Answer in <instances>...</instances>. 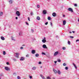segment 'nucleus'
I'll return each mask as SVG.
<instances>
[{
	"label": "nucleus",
	"instance_id": "f257e3e1",
	"mask_svg": "<svg viewBox=\"0 0 79 79\" xmlns=\"http://www.w3.org/2000/svg\"><path fill=\"white\" fill-rule=\"evenodd\" d=\"M16 15L17 16H19V17L20 16V12L19 11H17L16 12Z\"/></svg>",
	"mask_w": 79,
	"mask_h": 79
},
{
	"label": "nucleus",
	"instance_id": "f03ea898",
	"mask_svg": "<svg viewBox=\"0 0 79 79\" xmlns=\"http://www.w3.org/2000/svg\"><path fill=\"white\" fill-rule=\"evenodd\" d=\"M5 70H6V71H10V68H9L8 67H5Z\"/></svg>",
	"mask_w": 79,
	"mask_h": 79
},
{
	"label": "nucleus",
	"instance_id": "7ed1b4c3",
	"mask_svg": "<svg viewBox=\"0 0 79 79\" xmlns=\"http://www.w3.org/2000/svg\"><path fill=\"white\" fill-rule=\"evenodd\" d=\"M68 11H71L72 13L73 12V9L71 8H69L68 9Z\"/></svg>",
	"mask_w": 79,
	"mask_h": 79
},
{
	"label": "nucleus",
	"instance_id": "20e7f679",
	"mask_svg": "<svg viewBox=\"0 0 79 79\" xmlns=\"http://www.w3.org/2000/svg\"><path fill=\"white\" fill-rule=\"evenodd\" d=\"M43 48H46V49H47L48 48L45 44H43Z\"/></svg>",
	"mask_w": 79,
	"mask_h": 79
},
{
	"label": "nucleus",
	"instance_id": "39448f33",
	"mask_svg": "<svg viewBox=\"0 0 79 79\" xmlns=\"http://www.w3.org/2000/svg\"><path fill=\"white\" fill-rule=\"evenodd\" d=\"M24 60H25V58H24V57H22L20 59V61H24Z\"/></svg>",
	"mask_w": 79,
	"mask_h": 79
},
{
	"label": "nucleus",
	"instance_id": "423d86ee",
	"mask_svg": "<svg viewBox=\"0 0 79 79\" xmlns=\"http://www.w3.org/2000/svg\"><path fill=\"white\" fill-rule=\"evenodd\" d=\"M13 0H9V2L10 4H12L13 2Z\"/></svg>",
	"mask_w": 79,
	"mask_h": 79
},
{
	"label": "nucleus",
	"instance_id": "0eeeda50",
	"mask_svg": "<svg viewBox=\"0 0 79 79\" xmlns=\"http://www.w3.org/2000/svg\"><path fill=\"white\" fill-rule=\"evenodd\" d=\"M43 13L44 15H46V14H47V10H43Z\"/></svg>",
	"mask_w": 79,
	"mask_h": 79
},
{
	"label": "nucleus",
	"instance_id": "6e6552de",
	"mask_svg": "<svg viewBox=\"0 0 79 79\" xmlns=\"http://www.w3.org/2000/svg\"><path fill=\"white\" fill-rule=\"evenodd\" d=\"M53 16V17H55L56 16V13L54 12L52 14Z\"/></svg>",
	"mask_w": 79,
	"mask_h": 79
},
{
	"label": "nucleus",
	"instance_id": "1a4fd4ad",
	"mask_svg": "<svg viewBox=\"0 0 79 79\" xmlns=\"http://www.w3.org/2000/svg\"><path fill=\"white\" fill-rule=\"evenodd\" d=\"M58 54V52H55L54 54V56H56V55H57Z\"/></svg>",
	"mask_w": 79,
	"mask_h": 79
},
{
	"label": "nucleus",
	"instance_id": "9d476101",
	"mask_svg": "<svg viewBox=\"0 0 79 79\" xmlns=\"http://www.w3.org/2000/svg\"><path fill=\"white\" fill-rule=\"evenodd\" d=\"M53 71L55 74H56L57 73L58 71H57L55 69H53Z\"/></svg>",
	"mask_w": 79,
	"mask_h": 79
},
{
	"label": "nucleus",
	"instance_id": "9b49d317",
	"mask_svg": "<svg viewBox=\"0 0 79 79\" xmlns=\"http://www.w3.org/2000/svg\"><path fill=\"white\" fill-rule=\"evenodd\" d=\"M42 42L43 43H45V42H46L47 40L45 39H43L42 40Z\"/></svg>",
	"mask_w": 79,
	"mask_h": 79
},
{
	"label": "nucleus",
	"instance_id": "f8f14e48",
	"mask_svg": "<svg viewBox=\"0 0 79 79\" xmlns=\"http://www.w3.org/2000/svg\"><path fill=\"white\" fill-rule=\"evenodd\" d=\"M66 23V20H64L63 21V25H65Z\"/></svg>",
	"mask_w": 79,
	"mask_h": 79
},
{
	"label": "nucleus",
	"instance_id": "ddd939ff",
	"mask_svg": "<svg viewBox=\"0 0 79 79\" xmlns=\"http://www.w3.org/2000/svg\"><path fill=\"white\" fill-rule=\"evenodd\" d=\"M31 53L32 54H34L35 53V50H33L31 51Z\"/></svg>",
	"mask_w": 79,
	"mask_h": 79
},
{
	"label": "nucleus",
	"instance_id": "4468645a",
	"mask_svg": "<svg viewBox=\"0 0 79 79\" xmlns=\"http://www.w3.org/2000/svg\"><path fill=\"white\" fill-rule=\"evenodd\" d=\"M57 73L58 74L60 75L61 74V73L60 71V70H58Z\"/></svg>",
	"mask_w": 79,
	"mask_h": 79
},
{
	"label": "nucleus",
	"instance_id": "2eb2a0df",
	"mask_svg": "<svg viewBox=\"0 0 79 79\" xmlns=\"http://www.w3.org/2000/svg\"><path fill=\"white\" fill-rule=\"evenodd\" d=\"M36 68L35 67H32V70H36Z\"/></svg>",
	"mask_w": 79,
	"mask_h": 79
},
{
	"label": "nucleus",
	"instance_id": "dca6fc26",
	"mask_svg": "<svg viewBox=\"0 0 79 79\" xmlns=\"http://www.w3.org/2000/svg\"><path fill=\"white\" fill-rule=\"evenodd\" d=\"M1 40H5V38H4L3 36H1Z\"/></svg>",
	"mask_w": 79,
	"mask_h": 79
},
{
	"label": "nucleus",
	"instance_id": "f3484780",
	"mask_svg": "<svg viewBox=\"0 0 79 79\" xmlns=\"http://www.w3.org/2000/svg\"><path fill=\"white\" fill-rule=\"evenodd\" d=\"M73 64L75 68V69H77V67H76V64H74V63H73Z\"/></svg>",
	"mask_w": 79,
	"mask_h": 79
},
{
	"label": "nucleus",
	"instance_id": "a211bd4d",
	"mask_svg": "<svg viewBox=\"0 0 79 79\" xmlns=\"http://www.w3.org/2000/svg\"><path fill=\"white\" fill-rule=\"evenodd\" d=\"M11 39L12 40H13L14 41H15V40H15V38H14V37H11Z\"/></svg>",
	"mask_w": 79,
	"mask_h": 79
},
{
	"label": "nucleus",
	"instance_id": "6ab92c4d",
	"mask_svg": "<svg viewBox=\"0 0 79 79\" xmlns=\"http://www.w3.org/2000/svg\"><path fill=\"white\" fill-rule=\"evenodd\" d=\"M40 17L39 16H37L36 18V19L37 20H40Z\"/></svg>",
	"mask_w": 79,
	"mask_h": 79
},
{
	"label": "nucleus",
	"instance_id": "aec40b11",
	"mask_svg": "<svg viewBox=\"0 0 79 79\" xmlns=\"http://www.w3.org/2000/svg\"><path fill=\"white\" fill-rule=\"evenodd\" d=\"M39 56V54L37 53L35 54V56H36V57H38Z\"/></svg>",
	"mask_w": 79,
	"mask_h": 79
},
{
	"label": "nucleus",
	"instance_id": "412c9836",
	"mask_svg": "<svg viewBox=\"0 0 79 79\" xmlns=\"http://www.w3.org/2000/svg\"><path fill=\"white\" fill-rule=\"evenodd\" d=\"M3 15V12H0V17Z\"/></svg>",
	"mask_w": 79,
	"mask_h": 79
},
{
	"label": "nucleus",
	"instance_id": "4be33fe9",
	"mask_svg": "<svg viewBox=\"0 0 79 79\" xmlns=\"http://www.w3.org/2000/svg\"><path fill=\"white\" fill-rule=\"evenodd\" d=\"M48 19L49 20H51V17H48Z\"/></svg>",
	"mask_w": 79,
	"mask_h": 79
},
{
	"label": "nucleus",
	"instance_id": "5701e85b",
	"mask_svg": "<svg viewBox=\"0 0 79 79\" xmlns=\"http://www.w3.org/2000/svg\"><path fill=\"white\" fill-rule=\"evenodd\" d=\"M57 61L60 63V62H61V60L60 59H57Z\"/></svg>",
	"mask_w": 79,
	"mask_h": 79
},
{
	"label": "nucleus",
	"instance_id": "b1692460",
	"mask_svg": "<svg viewBox=\"0 0 79 79\" xmlns=\"http://www.w3.org/2000/svg\"><path fill=\"white\" fill-rule=\"evenodd\" d=\"M13 60L14 61H17V60H16V59H15V58H14L13 59Z\"/></svg>",
	"mask_w": 79,
	"mask_h": 79
},
{
	"label": "nucleus",
	"instance_id": "393cba45",
	"mask_svg": "<svg viewBox=\"0 0 79 79\" xmlns=\"http://www.w3.org/2000/svg\"><path fill=\"white\" fill-rule=\"evenodd\" d=\"M4 76V75H3V74H0V76H1V77H2L3 76Z\"/></svg>",
	"mask_w": 79,
	"mask_h": 79
},
{
	"label": "nucleus",
	"instance_id": "a878e982",
	"mask_svg": "<svg viewBox=\"0 0 79 79\" xmlns=\"http://www.w3.org/2000/svg\"><path fill=\"white\" fill-rule=\"evenodd\" d=\"M47 79H51V78L50 77H47Z\"/></svg>",
	"mask_w": 79,
	"mask_h": 79
},
{
	"label": "nucleus",
	"instance_id": "bb28decb",
	"mask_svg": "<svg viewBox=\"0 0 79 79\" xmlns=\"http://www.w3.org/2000/svg\"><path fill=\"white\" fill-rule=\"evenodd\" d=\"M42 55H46V54H45V53L44 52H42Z\"/></svg>",
	"mask_w": 79,
	"mask_h": 79
},
{
	"label": "nucleus",
	"instance_id": "cd10ccee",
	"mask_svg": "<svg viewBox=\"0 0 79 79\" xmlns=\"http://www.w3.org/2000/svg\"><path fill=\"white\" fill-rule=\"evenodd\" d=\"M65 69H66V70H68V67H65Z\"/></svg>",
	"mask_w": 79,
	"mask_h": 79
},
{
	"label": "nucleus",
	"instance_id": "c85d7f7f",
	"mask_svg": "<svg viewBox=\"0 0 79 79\" xmlns=\"http://www.w3.org/2000/svg\"><path fill=\"white\" fill-rule=\"evenodd\" d=\"M3 54L4 55H5V54H6V52H5V51H3Z\"/></svg>",
	"mask_w": 79,
	"mask_h": 79
},
{
	"label": "nucleus",
	"instance_id": "c756f323",
	"mask_svg": "<svg viewBox=\"0 0 79 79\" xmlns=\"http://www.w3.org/2000/svg\"><path fill=\"white\" fill-rule=\"evenodd\" d=\"M69 37L70 38H71V39H73V38H74V37L73 36H70Z\"/></svg>",
	"mask_w": 79,
	"mask_h": 79
},
{
	"label": "nucleus",
	"instance_id": "7c9ffc66",
	"mask_svg": "<svg viewBox=\"0 0 79 79\" xmlns=\"http://www.w3.org/2000/svg\"><path fill=\"white\" fill-rule=\"evenodd\" d=\"M41 77H42V78H43V79H46L45 78V77H44L42 76V75H41Z\"/></svg>",
	"mask_w": 79,
	"mask_h": 79
},
{
	"label": "nucleus",
	"instance_id": "2f4dec72",
	"mask_svg": "<svg viewBox=\"0 0 79 79\" xmlns=\"http://www.w3.org/2000/svg\"><path fill=\"white\" fill-rule=\"evenodd\" d=\"M68 44H69V45H70L71 44V43L70 42V41H68Z\"/></svg>",
	"mask_w": 79,
	"mask_h": 79
},
{
	"label": "nucleus",
	"instance_id": "473e14b6",
	"mask_svg": "<svg viewBox=\"0 0 79 79\" xmlns=\"http://www.w3.org/2000/svg\"><path fill=\"white\" fill-rule=\"evenodd\" d=\"M17 79H21V78H20V76H18L17 77Z\"/></svg>",
	"mask_w": 79,
	"mask_h": 79
},
{
	"label": "nucleus",
	"instance_id": "72a5a7b5",
	"mask_svg": "<svg viewBox=\"0 0 79 79\" xmlns=\"http://www.w3.org/2000/svg\"><path fill=\"white\" fill-rule=\"evenodd\" d=\"M63 50H65L66 49V48L64 47H63L62 48Z\"/></svg>",
	"mask_w": 79,
	"mask_h": 79
},
{
	"label": "nucleus",
	"instance_id": "f704fd0d",
	"mask_svg": "<svg viewBox=\"0 0 79 79\" xmlns=\"http://www.w3.org/2000/svg\"><path fill=\"white\" fill-rule=\"evenodd\" d=\"M15 54L16 55H19V53H16Z\"/></svg>",
	"mask_w": 79,
	"mask_h": 79
},
{
	"label": "nucleus",
	"instance_id": "c9c22d12",
	"mask_svg": "<svg viewBox=\"0 0 79 79\" xmlns=\"http://www.w3.org/2000/svg\"><path fill=\"white\" fill-rule=\"evenodd\" d=\"M50 24H51V27L53 26V24L52 23V22L50 23Z\"/></svg>",
	"mask_w": 79,
	"mask_h": 79
},
{
	"label": "nucleus",
	"instance_id": "e433bc0d",
	"mask_svg": "<svg viewBox=\"0 0 79 79\" xmlns=\"http://www.w3.org/2000/svg\"><path fill=\"white\" fill-rule=\"evenodd\" d=\"M21 34H22V32H20L19 33V35H21Z\"/></svg>",
	"mask_w": 79,
	"mask_h": 79
},
{
	"label": "nucleus",
	"instance_id": "4c0bfd02",
	"mask_svg": "<svg viewBox=\"0 0 79 79\" xmlns=\"http://www.w3.org/2000/svg\"><path fill=\"white\" fill-rule=\"evenodd\" d=\"M63 66H66V64L65 63H64L63 64Z\"/></svg>",
	"mask_w": 79,
	"mask_h": 79
},
{
	"label": "nucleus",
	"instance_id": "58836bf2",
	"mask_svg": "<svg viewBox=\"0 0 79 79\" xmlns=\"http://www.w3.org/2000/svg\"><path fill=\"white\" fill-rule=\"evenodd\" d=\"M6 64H7V65H9V64H10L9 63V62H7L6 63Z\"/></svg>",
	"mask_w": 79,
	"mask_h": 79
},
{
	"label": "nucleus",
	"instance_id": "ea45409f",
	"mask_svg": "<svg viewBox=\"0 0 79 79\" xmlns=\"http://www.w3.org/2000/svg\"><path fill=\"white\" fill-rule=\"evenodd\" d=\"M74 6H77V4H75L74 5Z\"/></svg>",
	"mask_w": 79,
	"mask_h": 79
},
{
	"label": "nucleus",
	"instance_id": "a19ab883",
	"mask_svg": "<svg viewBox=\"0 0 79 79\" xmlns=\"http://www.w3.org/2000/svg\"><path fill=\"white\" fill-rule=\"evenodd\" d=\"M39 64H42V62L41 61H40L39 62Z\"/></svg>",
	"mask_w": 79,
	"mask_h": 79
},
{
	"label": "nucleus",
	"instance_id": "79ce46f5",
	"mask_svg": "<svg viewBox=\"0 0 79 79\" xmlns=\"http://www.w3.org/2000/svg\"><path fill=\"white\" fill-rule=\"evenodd\" d=\"M31 31L32 32H34V30L33 29H31Z\"/></svg>",
	"mask_w": 79,
	"mask_h": 79
},
{
	"label": "nucleus",
	"instance_id": "37998d69",
	"mask_svg": "<svg viewBox=\"0 0 79 79\" xmlns=\"http://www.w3.org/2000/svg\"><path fill=\"white\" fill-rule=\"evenodd\" d=\"M47 24H48V22H47L46 23H45V25H47Z\"/></svg>",
	"mask_w": 79,
	"mask_h": 79
},
{
	"label": "nucleus",
	"instance_id": "c03bdc74",
	"mask_svg": "<svg viewBox=\"0 0 79 79\" xmlns=\"http://www.w3.org/2000/svg\"><path fill=\"white\" fill-rule=\"evenodd\" d=\"M26 24H27V25H28V26H29V23H27V22H26Z\"/></svg>",
	"mask_w": 79,
	"mask_h": 79
},
{
	"label": "nucleus",
	"instance_id": "a18cd8bd",
	"mask_svg": "<svg viewBox=\"0 0 79 79\" xmlns=\"http://www.w3.org/2000/svg\"><path fill=\"white\" fill-rule=\"evenodd\" d=\"M13 75H14V76H16V74L15 73H14L13 74Z\"/></svg>",
	"mask_w": 79,
	"mask_h": 79
},
{
	"label": "nucleus",
	"instance_id": "49530a36",
	"mask_svg": "<svg viewBox=\"0 0 79 79\" xmlns=\"http://www.w3.org/2000/svg\"><path fill=\"white\" fill-rule=\"evenodd\" d=\"M30 79H32V77L31 76H30L29 77Z\"/></svg>",
	"mask_w": 79,
	"mask_h": 79
},
{
	"label": "nucleus",
	"instance_id": "de8ad7c7",
	"mask_svg": "<svg viewBox=\"0 0 79 79\" xmlns=\"http://www.w3.org/2000/svg\"><path fill=\"white\" fill-rule=\"evenodd\" d=\"M31 15H33V13H32V12H31Z\"/></svg>",
	"mask_w": 79,
	"mask_h": 79
},
{
	"label": "nucleus",
	"instance_id": "09e8293b",
	"mask_svg": "<svg viewBox=\"0 0 79 79\" xmlns=\"http://www.w3.org/2000/svg\"><path fill=\"white\" fill-rule=\"evenodd\" d=\"M28 21H30V18H29V17H28Z\"/></svg>",
	"mask_w": 79,
	"mask_h": 79
},
{
	"label": "nucleus",
	"instance_id": "8fccbe9b",
	"mask_svg": "<svg viewBox=\"0 0 79 79\" xmlns=\"http://www.w3.org/2000/svg\"><path fill=\"white\" fill-rule=\"evenodd\" d=\"M37 7L38 8H40V6L39 5H37Z\"/></svg>",
	"mask_w": 79,
	"mask_h": 79
},
{
	"label": "nucleus",
	"instance_id": "3c124183",
	"mask_svg": "<svg viewBox=\"0 0 79 79\" xmlns=\"http://www.w3.org/2000/svg\"><path fill=\"white\" fill-rule=\"evenodd\" d=\"M18 56H19V55H16L15 56V57H17V58H19Z\"/></svg>",
	"mask_w": 79,
	"mask_h": 79
},
{
	"label": "nucleus",
	"instance_id": "603ef678",
	"mask_svg": "<svg viewBox=\"0 0 79 79\" xmlns=\"http://www.w3.org/2000/svg\"><path fill=\"white\" fill-rule=\"evenodd\" d=\"M79 40H76V42H79Z\"/></svg>",
	"mask_w": 79,
	"mask_h": 79
},
{
	"label": "nucleus",
	"instance_id": "864d4df0",
	"mask_svg": "<svg viewBox=\"0 0 79 79\" xmlns=\"http://www.w3.org/2000/svg\"><path fill=\"white\" fill-rule=\"evenodd\" d=\"M54 63L55 64L56 63H57V61H54Z\"/></svg>",
	"mask_w": 79,
	"mask_h": 79
},
{
	"label": "nucleus",
	"instance_id": "5fc2aeb1",
	"mask_svg": "<svg viewBox=\"0 0 79 79\" xmlns=\"http://www.w3.org/2000/svg\"><path fill=\"white\" fill-rule=\"evenodd\" d=\"M26 57H29V55H27L26 56Z\"/></svg>",
	"mask_w": 79,
	"mask_h": 79
},
{
	"label": "nucleus",
	"instance_id": "6e6d98bb",
	"mask_svg": "<svg viewBox=\"0 0 79 79\" xmlns=\"http://www.w3.org/2000/svg\"><path fill=\"white\" fill-rule=\"evenodd\" d=\"M23 47H21L20 48V49H23Z\"/></svg>",
	"mask_w": 79,
	"mask_h": 79
},
{
	"label": "nucleus",
	"instance_id": "4d7b16f0",
	"mask_svg": "<svg viewBox=\"0 0 79 79\" xmlns=\"http://www.w3.org/2000/svg\"><path fill=\"white\" fill-rule=\"evenodd\" d=\"M15 19H17V20L18 19V17H16Z\"/></svg>",
	"mask_w": 79,
	"mask_h": 79
},
{
	"label": "nucleus",
	"instance_id": "13d9d810",
	"mask_svg": "<svg viewBox=\"0 0 79 79\" xmlns=\"http://www.w3.org/2000/svg\"><path fill=\"white\" fill-rule=\"evenodd\" d=\"M72 32L74 33H75V31H72Z\"/></svg>",
	"mask_w": 79,
	"mask_h": 79
},
{
	"label": "nucleus",
	"instance_id": "bf43d9fd",
	"mask_svg": "<svg viewBox=\"0 0 79 79\" xmlns=\"http://www.w3.org/2000/svg\"><path fill=\"white\" fill-rule=\"evenodd\" d=\"M65 17V15H63V17Z\"/></svg>",
	"mask_w": 79,
	"mask_h": 79
},
{
	"label": "nucleus",
	"instance_id": "052dcab7",
	"mask_svg": "<svg viewBox=\"0 0 79 79\" xmlns=\"http://www.w3.org/2000/svg\"><path fill=\"white\" fill-rule=\"evenodd\" d=\"M69 33L70 34H71V33H72V32H71V31H70Z\"/></svg>",
	"mask_w": 79,
	"mask_h": 79
},
{
	"label": "nucleus",
	"instance_id": "680f3d73",
	"mask_svg": "<svg viewBox=\"0 0 79 79\" xmlns=\"http://www.w3.org/2000/svg\"><path fill=\"white\" fill-rule=\"evenodd\" d=\"M58 37V35H56V37Z\"/></svg>",
	"mask_w": 79,
	"mask_h": 79
},
{
	"label": "nucleus",
	"instance_id": "e2e57ef3",
	"mask_svg": "<svg viewBox=\"0 0 79 79\" xmlns=\"http://www.w3.org/2000/svg\"><path fill=\"white\" fill-rule=\"evenodd\" d=\"M40 68H42V66H41V67H40Z\"/></svg>",
	"mask_w": 79,
	"mask_h": 79
},
{
	"label": "nucleus",
	"instance_id": "0e129e2a",
	"mask_svg": "<svg viewBox=\"0 0 79 79\" xmlns=\"http://www.w3.org/2000/svg\"><path fill=\"white\" fill-rule=\"evenodd\" d=\"M46 38H44V39H45Z\"/></svg>",
	"mask_w": 79,
	"mask_h": 79
},
{
	"label": "nucleus",
	"instance_id": "69168bd1",
	"mask_svg": "<svg viewBox=\"0 0 79 79\" xmlns=\"http://www.w3.org/2000/svg\"><path fill=\"white\" fill-rule=\"evenodd\" d=\"M0 67H1V66L0 65Z\"/></svg>",
	"mask_w": 79,
	"mask_h": 79
},
{
	"label": "nucleus",
	"instance_id": "338daca9",
	"mask_svg": "<svg viewBox=\"0 0 79 79\" xmlns=\"http://www.w3.org/2000/svg\"><path fill=\"white\" fill-rule=\"evenodd\" d=\"M0 79H1V78H0Z\"/></svg>",
	"mask_w": 79,
	"mask_h": 79
}]
</instances>
